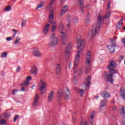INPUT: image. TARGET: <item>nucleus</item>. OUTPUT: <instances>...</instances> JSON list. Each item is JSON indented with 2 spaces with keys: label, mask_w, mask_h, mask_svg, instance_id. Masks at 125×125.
Returning <instances> with one entry per match:
<instances>
[{
  "label": "nucleus",
  "mask_w": 125,
  "mask_h": 125,
  "mask_svg": "<svg viewBox=\"0 0 125 125\" xmlns=\"http://www.w3.org/2000/svg\"><path fill=\"white\" fill-rule=\"evenodd\" d=\"M20 71V66H18L17 69V72H19Z\"/></svg>",
  "instance_id": "obj_58"
},
{
  "label": "nucleus",
  "mask_w": 125,
  "mask_h": 125,
  "mask_svg": "<svg viewBox=\"0 0 125 125\" xmlns=\"http://www.w3.org/2000/svg\"><path fill=\"white\" fill-rule=\"evenodd\" d=\"M56 74H58V73H60L61 72V66H60V64H57L56 66Z\"/></svg>",
  "instance_id": "obj_24"
},
{
  "label": "nucleus",
  "mask_w": 125,
  "mask_h": 125,
  "mask_svg": "<svg viewBox=\"0 0 125 125\" xmlns=\"http://www.w3.org/2000/svg\"><path fill=\"white\" fill-rule=\"evenodd\" d=\"M116 67H117V63H116L115 61H112L109 62V65L107 67L109 71L107 72L104 71L103 73L104 80H105L106 82H109L111 84L114 83L113 77H114L115 74H117V71L114 69Z\"/></svg>",
  "instance_id": "obj_1"
},
{
  "label": "nucleus",
  "mask_w": 125,
  "mask_h": 125,
  "mask_svg": "<svg viewBox=\"0 0 125 125\" xmlns=\"http://www.w3.org/2000/svg\"><path fill=\"white\" fill-rule=\"evenodd\" d=\"M79 93H80V96H81V97H83V94H84V92H83V89H80L79 91Z\"/></svg>",
  "instance_id": "obj_31"
},
{
  "label": "nucleus",
  "mask_w": 125,
  "mask_h": 125,
  "mask_svg": "<svg viewBox=\"0 0 125 125\" xmlns=\"http://www.w3.org/2000/svg\"><path fill=\"white\" fill-rule=\"evenodd\" d=\"M53 98H54V91H52L49 94V95L48 97V102H51Z\"/></svg>",
  "instance_id": "obj_15"
},
{
  "label": "nucleus",
  "mask_w": 125,
  "mask_h": 125,
  "mask_svg": "<svg viewBox=\"0 0 125 125\" xmlns=\"http://www.w3.org/2000/svg\"><path fill=\"white\" fill-rule=\"evenodd\" d=\"M121 42L124 44H125V38H124V39H122Z\"/></svg>",
  "instance_id": "obj_53"
},
{
  "label": "nucleus",
  "mask_w": 125,
  "mask_h": 125,
  "mask_svg": "<svg viewBox=\"0 0 125 125\" xmlns=\"http://www.w3.org/2000/svg\"><path fill=\"white\" fill-rule=\"evenodd\" d=\"M83 74V69L82 68H80L78 70V75L79 76H81Z\"/></svg>",
  "instance_id": "obj_38"
},
{
  "label": "nucleus",
  "mask_w": 125,
  "mask_h": 125,
  "mask_svg": "<svg viewBox=\"0 0 125 125\" xmlns=\"http://www.w3.org/2000/svg\"><path fill=\"white\" fill-rule=\"evenodd\" d=\"M122 125H125V117H124L123 119Z\"/></svg>",
  "instance_id": "obj_51"
},
{
  "label": "nucleus",
  "mask_w": 125,
  "mask_h": 125,
  "mask_svg": "<svg viewBox=\"0 0 125 125\" xmlns=\"http://www.w3.org/2000/svg\"><path fill=\"white\" fill-rule=\"evenodd\" d=\"M95 98H99V96H96Z\"/></svg>",
  "instance_id": "obj_63"
},
{
  "label": "nucleus",
  "mask_w": 125,
  "mask_h": 125,
  "mask_svg": "<svg viewBox=\"0 0 125 125\" xmlns=\"http://www.w3.org/2000/svg\"><path fill=\"white\" fill-rule=\"evenodd\" d=\"M100 94L102 97H104L105 98H108V97H110V96H111L110 93L108 92H101Z\"/></svg>",
  "instance_id": "obj_20"
},
{
  "label": "nucleus",
  "mask_w": 125,
  "mask_h": 125,
  "mask_svg": "<svg viewBox=\"0 0 125 125\" xmlns=\"http://www.w3.org/2000/svg\"><path fill=\"white\" fill-rule=\"evenodd\" d=\"M45 88H46V83L44 82L42 79H41L40 81V85H39V90L42 92V95L44 94V92L42 91H44V89H45Z\"/></svg>",
  "instance_id": "obj_10"
},
{
  "label": "nucleus",
  "mask_w": 125,
  "mask_h": 125,
  "mask_svg": "<svg viewBox=\"0 0 125 125\" xmlns=\"http://www.w3.org/2000/svg\"><path fill=\"white\" fill-rule=\"evenodd\" d=\"M66 26L67 28H70V26H71V21H67Z\"/></svg>",
  "instance_id": "obj_41"
},
{
  "label": "nucleus",
  "mask_w": 125,
  "mask_h": 125,
  "mask_svg": "<svg viewBox=\"0 0 125 125\" xmlns=\"http://www.w3.org/2000/svg\"><path fill=\"white\" fill-rule=\"evenodd\" d=\"M3 116L5 119H8L10 117V114L8 112H5L3 114Z\"/></svg>",
  "instance_id": "obj_27"
},
{
  "label": "nucleus",
  "mask_w": 125,
  "mask_h": 125,
  "mask_svg": "<svg viewBox=\"0 0 125 125\" xmlns=\"http://www.w3.org/2000/svg\"><path fill=\"white\" fill-rule=\"evenodd\" d=\"M90 63H91V61H90V58H86L84 69L85 73H86V74H88V73H89V71H90Z\"/></svg>",
  "instance_id": "obj_9"
},
{
  "label": "nucleus",
  "mask_w": 125,
  "mask_h": 125,
  "mask_svg": "<svg viewBox=\"0 0 125 125\" xmlns=\"http://www.w3.org/2000/svg\"><path fill=\"white\" fill-rule=\"evenodd\" d=\"M16 91H18V90L17 89H13L12 90V95H14V94H15V92H16Z\"/></svg>",
  "instance_id": "obj_42"
},
{
  "label": "nucleus",
  "mask_w": 125,
  "mask_h": 125,
  "mask_svg": "<svg viewBox=\"0 0 125 125\" xmlns=\"http://www.w3.org/2000/svg\"><path fill=\"white\" fill-rule=\"evenodd\" d=\"M77 47L78 49V54L75 56L74 60V64L73 67L74 74L77 73V69L79 63H80V56L83 52V46L84 45V39L82 40L81 38H77Z\"/></svg>",
  "instance_id": "obj_2"
},
{
  "label": "nucleus",
  "mask_w": 125,
  "mask_h": 125,
  "mask_svg": "<svg viewBox=\"0 0 125 125\" xmlns=\"http://www.w3.org/2000/svg\"><path fill=\"white\" fill-rule=\"evenodd\" d=\"M121 114L122 115V116H124L125 114V106L122 107L121 112Z\"/></svg>",
  "instance_id": "obj_30"
},
{
  "label": "nucleus",
  "mask_w": 125,
  "mask_h": 125,
  "mask_svg": "<svg viewBox=\"0 0 125 125\" xmlns=\"http://www.w3.org/2000/svg\"><path fill=\"white\" fill-rule=\"evenodd\" d=\"M72 66V62H70L69 64V68L70 69V66Z\"/></svg>",
  "instance_id": "obj_60"
},
{
  "label": "nucleus",
  "mask_w": 125,
  "mask_h": 125,
  "mask_svg": "<svg viewBox=\"0 0 125 125\" xmlns=\"http://www.w3.org/2000/svg\"><path fill=\"white\" fill-rule=\"evenodd\" d=\"M90 119H94V115L93 114L91 115V116L90 117Z\"/></svg>",
  "instance_id": "obj_55"
},
{
  "label": "nucleus",
  "mask_w": 125,
  "mask_h": 125,
  "mask_svg": "<svg viewBox=\"0 0 125 125\" xmlns=\"http://www.w3.org/2000/svg\"><path fill=\"white\" fill-rule=\"evenodd\" d=\"M103 107H101V105H100V107H99V109L101 111V112H102V111H103V108H102Z\"/></svg>",
  "instance_id": "obj_57"
},
{
  "label": "nucleus",
  "mask_w": 125,
  "mask_h": 125,
  "mask_svg": "<svg viewBox=\"0 0 125 125\" xmlns=\"http://www.w3.org/2000/svg\"><path fill=\"white\" fill-rule=\"evenodd\" d=\"M56 0H51L50 3H49V6L51 7V5L54 3V1H55Z\"/></svg>",
  "instance_id": "obj_43"
},
{
  "label": "nucleus",
  "mask_w": 125,
  "mask_h": 125,
  "mask_svg": "<svg viewBox=\"0 0 125 125\" xmlns=\"http://www.w3.org/2000/svg\"><path fill=\"white\" fill-rule=\"evenodd\" d=\"M49 18L50 20L49 21H52L53 22V20H54V13L53 12V10H51L50 11V14Z\"/></svg>",
  "instance_id": "obj_21"
},
{
  "label": "nucleus",
  "mask_w": 125,
  "mask_h": 125,
  "mask_svg": "<svg viewBox=\"0 0 125 125\" xmlns=\"http://www.w3.org/2000/svg\"><path fill=\"white\" fill-rule=\"evenodd\" d=\"M33 54L35 57H42V54L40 52V50L38 48H34L33 50Z\"/></svg>",
  "instance_id": "obj_11"
},
{
  "label": "nucleus",
  "mask_w": 125,
  "mask_h": 125,
  "mask_svg": "<svg viewBox=\"0 0 125 125\" xmlns=\"http://www.w3.org/2000/svg\"><path fill=\"white\" fill-rule=\"evenodd\" d=\"M123 30L125 31V27L123 28Z\"/></svg>",
  "instance_id": "obj_64"
},
{
  "label": "nucleus",
  "mask_w": 125,
  "mask_h": 125,
  "mask_svg": "<svg viewBox=\"0 0 125 125\" xmlns=\"http://www.w3.org/2000/svg\"><path fill=\"white\" fill-rule=\"evenodd\" d=\"M79 1L80 8H81V11L80 12L83 14V12H84V11L83 10V7H84V5L83 4V0H79Z\"/></svg>",
  "instance_id": "obj_16"
},
{
  "label": "nucleus",
  "mask_w": 125,
  "mask_h": 125,
  "mask_svg": "<svg viewBox=\"0 0 125 125\" xmlns=\"http://www.w3.org/2000/svg\"><path fill=\"white\" fill-rule=\"evenodd\" d=\"M12 40V38L11 37H7L6 39V41H7V42H9L10 41H11Z\"/></svg>",
  "instance_id": "obj_47"
},
{
  "label": "nucleus",
  "mask_w": 125,
  "mask_h": 125,
  "mask_svg": "<svg viewBox=\"0 0 125 125\" xmlns=\"http://www.w3.org/2000/svg\"><path fill=\"white\" fill-rule=\"evenodd\" d=\"M93 120L94 119H93L89 118V121L90 124H93Z\"/></svg>",
  "instance_id": "obj_50"
},
{
  "label": "nucleus",
  "mask_w": 125,
  "mask_h": 125,
  "mask_svg": "<svg viewBox=\"0 0 125 125\" xmlns=\"http://www.w3.org/2000/svg\"><path fill=\"white\" fill-rule=\"evenodd\" d=\"M123 21H124V19L122 18L121 20L117 22V25H116V29L117 30H120V29L123 27Z\"/></svg>",
  "instance_id": "obj_17"
},
{
  "label": "nucleus",
  "mask_w": 125,
  "mask_h": 125,
  "mask_svg": "<svg viewBox=\"0 0 125 125\" xmlns=\"http://www.w3.org/2000/svg\"><path fill=\"white\" fill-rule=\"evenodd\" d=\"M106 105H107V100L104 99V100L101 101V108H103V107H105Z\"/></svg>",
  "instance_id": "obj_25"
},
{
  "label": "nucleus",
  "mask_w": 125,
  "mask_h": 125,
  "mask_svg": "<svg viewBox=\"0 0 125 125\" xmlns=\"http://www.w3.org/2000/svg\"><path fill=\"white\" fill-rule=\"evenodd\" d=\"M78 21H79V19H78L77 17H75L74 19V23L75 24H77V23H78Z\"/></svg>",
  "instance_id": "obj_39"
},
{
  "label": "nucleus",
  "mask_w": 125,
  "mask_h": 125,
  "mask_svg": "<svg viewBox=\"0 0 125 125\" xmlns=\"http://www.w3.org/2000/svg\"><path fill=\"white\" fill-rule=\"evenodd\" d=\"M26 80H27L26 82H29V81H32V77L30 76H27L26 77Z\"/></svg>",
  "instance_id": "obj_40"
},
{
  "label": "nucleus",
  "mask_w": 125,
  "mask_h": 125,
  "mask_svg": "<svg viewBox=\"0 0 125 125\" xmlns=\"http://www.w3.org/2000/svg\"><path fill=\"white\" fill-rule=\"evenodd\" d=\"M119 60H120V62H122V61H123V60H124V56H120L119 58Z\"/></svg>",
  "instance_id": "obj_48"
},
{
  "label": "nucleus",
  "mask_w": 125,
  "mask_h": 125,
  "mask_svg": "<svg viewBox=\"0 0 125 125\" xmlns=\"http://www.w3.org/2000/svg\"><path fill=\"white\" fill-rule=\"evenodd\" d=\"M86 56H88L89 58H91V55H90V52L89 51H87L86 54Z\"/></svg>",
  "instance_id": "obj_45"
},
{
  "label": "nucleus",
  "mask_w": 125,
  "mask_h": 125,
  "mask_svg": "<svg viewBox=\"0 0 125 125\" xmlns=\"http://www.w3.org/2000/svg\"><path fill=\"white\" fill-rule=\"evenodd\" d=\"M111 43L112 44L110 45H107V47L108 48V51L110 53H114L116 49V41H114V39H110Z\"/></svg>",
  "instance_id": "obj_7"
},
{
  "label": "nucleus",
  "mask_w": 125,
  "mask_h": 125,
  "mask_svg": "<svg viewBox=\"0 0 125 125\" xmlns=\"http://www.w3.org/2000/svg\"><path fill=\"white\" fill-rule=\"evenodd\" d=\"M71 49V43H69L67 46V49L65 50V55L69 57L70 56V50Z\"/></svg>",
  "instance_id": "obj_19"
},
{
  "label": "nucleus",
  "mask_w": 125,
  "mask_h": 125,
  "mask_svg": "<svg viewBox=\"0 0 125 125\" xmlns=\"http://www.w3.org/2000/svg\"><path fill=\"white\" fill-rule=\"evenodd\" d=\"M110 15H111V13L108 12L107 13L105 16H104L103 17H101V16L99 15L98 17V21H97V24L96 26L93 27L92 31L91 32V37L92 38H94L96 35L99 32V30L101 28V24L102 23V21L105 19H107L110 18Z\"/></svg>",
  "instance_id": "obj_3"
},
{
  "label": "nucleus",
  "mask_w": 125,
  "mask_h": 125,
  "mask_svg": "<svg viewBox=\"0 0 125 125\" xmlns=\"http://www.w3.org/2000/svg\"><path fill=\"white\" fill-rule=\"evenodd\" d=\"M73 83L74 84H78V79H77V76H75L73 80Z\"/></svg>",
  "instance_id": "obj_29"
},
{
  "label": "nucleus",
  "mask_w": 125,
  "mask_h": 125,
  "mask_svg": "<svg viewBox=\"0 0 125 125\" xmlns=\"http://www.w3.org/2000/svg\"><path fill=\"white\" fill-rule=\"evenodd\" d=\"M30 84V81H25V83L21 84L20 86H21V91H26V86H28Z\"/></svg>",
  "instance_id": "obj_12"
},
{
  "label": "nucleus",
  "mask_w": 125,
  "mask_h": 125,
  "mask_svg": "<svg viewBox=\"0 0 125 125\" xmlns=\"http://www.w3.org/2000/svg\"><path fill=\"white\" fill-rule=\"evenodd\" d=\"M49 30V24H46L44 26V29L43 30V33L44 34L46 35L48 33V30Z\"/></svg>",
  "instance_id": "obj_22"
},
{
  "label": "nucleus",
  "mask_w": 125,
  "mask_h": 125,
  "mask_svg": "<svg viewBox=\"0 0 125 125\" xmlns=\"http://www.w3.org/2000/svg\"><path fill=\"white\" fill-rule=\"evenodd\" d=\"M48 22L50 24H52V33H54L55 31H56V27L57 26V24H56V22H52L51 21H48Z\"/></svg>",
  "instance_id": "obj_13"
},
{
  "label": "nucleus",
  "mask_w": 125,
  "mask_h": 125,
  "mask_svg": "<svg viewBox=\"0 0 125 125\" xmlns=\"http://www.w3.org/2000/svg\"><path fill=\"white\" fill-rule=\"evenodd\" d=\"M20 118L19 115H16L15 117L14 118V122L15 123L16 122L17 120H18V119Z\"/></svg>",
  "instance_id": "obj_37"
},
{
  "label": "nucleus",
  "mask_w": 125,
  "mask_h": 125,
  "mask_svg": "<svg viewBox=\"0 0 125 125\" xmlns=\"http://www.w3.org/2000/svg\"><path fill=\"white\" fill-rule=\"evenodd\" d=\"M90 21V14L88 13L86 15V19L85 20V22L86 24H88Z\"/></svg>",
  "instance_id": "obj_23"
},
{
  "label": "nucleus",
  "mask_w": 125,
  "mask_h": 125,
  "mask_svg": "<svg viewBox=\"0 0 125 125\" xmlns=\"http://www.w3.org/2000/svg\"><path fill=\"white\" fill-rule=\"evenodd\" d=\"M113 104H115V100L114 99L113 100Z\"/></svg>",
  "instance_id": "obj_62"
},
{
  "label": "nucleus",
  "mask_w": 125,
  "mask_h": 125,
  "mask_svg": "<svg viewBox=\"0 0 125 125\" xmlns=\"http://www.w3.org/2000/svg\"><path fill=\"white\" fill-rule=\"evenodd\" d=\"M21 40V38L20 37H17L16 39V41L15 42V44H17V43H18V42Z\"/></svg>",
  "instance_id": "obj_35"
},
{
  "label": "nucleus",
  "mask_w": 125,
  "mask_h": 125,
  "mask_svg": "<svg viewBox=\"0 0 125 125\" xmlns=\"http://www.w3.org/2000/svg\"><path fill=\"white\" fill-rule=\"evenodd\" d=\"M7 55V52H4L1 54V57H2V58L6 57Z\"/></svg>",
  "instance_id": "obj_34"
},
{
  "label": "nucleus",
  "mask_w": 125,
  "mask_h": 125,
  "mask_svg": "<svg viewBox=\"0 0 125 125\" xmlns=\"http://www.w3.org/2000/svg\"><path fill=\"white\" fill-rule=\"evenodd\" d=\"M1 75L2 76H5V73L4 71H2Z\"/></svg>",
  "instance_id": "obj_59"
},
{
  "label": "nucleus",
  "mask_w": 125,
  "mask_h": 125,
  "mask_svg": "<svg viewBox=\"0 0 125 125\" xmlns=\"http://www.w3.org/2000/svg\"><path fill=\"white\" fill-rule=\"evenodd\" d=\"M30 74L32 75H37V74H38V69L37 68V66H34L31 68Z\"/></svg>",
  "instance_id": "obj_18"
},
{
  "label": "nucleus",
  "mask_w": 125,
  "mask_h": 125,
  "mask_svg": "<svg viewBox=\"0 0 125 125\" xmlns=\"http://www.w3.org/2000/svg\"><path fill=\"white\" fill-rule=\"evenodd\" d=\"M16 34H14V35H13V37H12V38H13V40H14V39H15V35H16Z\"/></svg>",
  "instance_id": "obj_61"
},
{
  "label": "nucleus",
  "mask_w": 125,
  "mask_h": 125,
  "mask_svg": "<svg viewBox=\"0 0 125 125\" xmlns=\"http://www.w3.org/2000/svg\"><path fill=\"white\" fill-rule=\"evenodd\" d=\"M66 11H67V9L64 10V9H62V11L60 13L61 16H63V15H64V14H65V13H66Z\"/></svg>",
  "instance_id": "obj_32"
},
{
  "label": "nucleus",
  "mask_w": 125,
  "mask_h": 125,
  "mask_svg": "<svg viewBox=\"0 0 125 125\" xmlns=\"http://www.w3.org/2000/svg\"><path fill=\"white\" fill-rule=\"evenodd\" d=\"M0 124L1 125H5V124H6V120L5 119L1 120L0 121Z\"/></svg>",
  "instance_id": "obj_33"
},
{
  "label": "nucleus",
  "mask_w": 125,
  "mask_h": 125,
  "mask_svg": "<svg viewBox=\"0 0 125 125\" xmlns=\"http://www.w3.org/2000/svg\"><path fill=\"white\" fill-rule=\"evenodd\" d=\"M70 90L68 88H66L63 90H60L58 92L57 96L58 98H61L62 96L65 100H68L70 98Z\"/></svg>",
  "instance_id": "obj_4"
},
{
  "label": "nucleus",
  "mask_w": 125,
  "mask_h": 125,
  "mask_svg": "<svg viewBox=\"0 0 125 125\" xmlns=\"http://www.w3.org/2000/svg\"><path fill=\"white\" fill-rule=\"evenodd\" d=\"M44 3V2L41 1L40 3H39V5H37L36 7V10H37V9H39V8H41V7H42V6H43Z\"/></svg>",
  "instance_id": "obj_26"
},
{
  "label": "nucleus",
  "mask_w": 125,
  "mask_h": 125,
  "mask_svg": "<svg viewBox=\"0 0 125 125\" xmlns=\"http://www.w3.org/2000/svg\"><path fill=\"white\" fill-rule=\"evenodd\" d=\"M90 82H91V76H88L84 80V83L83 86H85V90H88L90 86Z\"/></svg>",
  "instance_id": "obj_8"
},
{
  "label": "nucleus",
  "mask_w": 125,
  "mask_h": 125,
  "mask_svg": "<svg viewBox=\"0 0 125 125\" xmlns=\"http://www.w3.org/2000/svg\"><path fill=\"white\" fill-rule=\"evenodd\" d=\"M12 31L14 32L15 35H16V34H17V33L18 32V31L15 29H12Z\"/></svg>",
  "instance_id": "obj_52"
},
{
  "label": "nucleus",
  "mask_w": 125,
  "mask_h": 125,
  "mask_svg": "<svg viewBox=\"0 0 125 125\" xmlns=\"http://www.w3.org/2000/svg\"><path fill=\"white\" fill-rule=\"evenodd\" d=\"M26 22H27V20H22L21 24V27H25Z\"/></svg>",
  "instance_id": "obj_28"
},
{
  "label": "nucleus",
  "mask_w": 125,
  "mask_h": 125,
  "mask_svg": "<svg viewBox=\"0 0 125 125\" xmlns=\"http://www.w3.org/2000/svg\"><path fill=\"white\" fill-rule=\"evenodd\" d=\"M80 125H88V124H87V123L86 122H81L80 123Z\"/></svg>",
  "instance_id": "obj_44"
},
{
  "label": "nucleus",
  "mask_w": 125,
  "mask_h": 125,
  "mask_svg": "<svg viewBox=\"0 0 125 125\" xmlns=\"http://www.w3.org/2000/svg\"><path fill=\"white\" fill-rule=\"evenodd\" d=\"M110 2H108V3H107V9H109L110 8Z\"/></svg>",
  "instance_id": "obj_54"
},
{
  "label": "nucleus",
  "mask_w": 125,
  "mask_h": 125,
  "mask_svg": "<svg viewBox=\"0 0 125 125\" xmlns=\"http://www.w3.org/2000/svg\"><path fill=\"white\" fill-rule=\"evenodd\" d=\"M63 30H64V25H63V24L62 23H61L59 27V31L60 33L62 34V44L65 45L67 42V34H66V33L63 32Z\"/></svg>",
  "instance_id": "obj_5"
},
{
  "label": "nucleus",
  "mask_w": 125,
  "mask_h": 125,
  "mask_svg": "<svg viewBox=\"0 0 125 125\" xmlns=\"http://www.w3.org/2000/svg\"><path fill=\"white\" fill-rule=\"evenodd\" d=\"M48 45L49 47H54L58 43V39L55 37V33L52 34L50 37Z\"/></svg>",
  "instance_id": "obj_6"
},
{
  "label": "nucleus",
  "mask_w": 125,
  "mask_h": 125,
  "mask_svg": "<svg viewBox=\"0 0 125 125\" xmlns=\"http://www.w3.org/2000/svg\"><path fill=\"white\" fill-rule=\"evenodd\" d=\"M67 21H71V15H67Z\"/></svg>",
  "instance_id": "obj_49"
},
{
  "label": "nucleus",
  "mask_w": 125,
  "mask_h": 125,
  "mask_svg": "<svg viewBox=\"0 0 125 125\" xmlns=\"http://www.w3.org/2000/svg\"><path fill=\"white\" fill-rule=\"evenodd\" d=\"M38 103H39V95H36L35 96L33 103V106L34 108H36L38 106Z\"/></svg>",
  "instance_id": "obj_14"
},
{
  "label": "nucleus",
  "mask_w": 125,
  "mask_h": 125,
  "mask_svg": "<svg viewBox=\"0 0 125 125\" xmlns=\"http://www.w3.org/2000/svg\"><path fill=\"white\" fill-rule=\"evenodd\" d=\"M113 111H116L117 110V106H114L112 109Z\"/></svg>",
  "instance_id": "obj_56"
},
{
  "label": "nucleus",
  "mask_w": 125,
  "mask_h": 125,
  "mask_svg": "<svg viewBox=\"0 0 125 125\" xmlns=\"http://www.w3.org/2000/svg\"><path fill=\"white\" fill-rule=\"evenodd\" d=\"M5 11H10L11 10V7L10 6H8L5 8Z\"/></svg>",
  "instance_id": "obj_36"
},
{
  "label": "nucleus",
  "mask_w": 125,
  "mask_h": 125,
  "mask_svg": "<svg viewBox=\"0 0 125 125\" xmlns=\"http://www.w3.org/2000/svg\"><path fill=\"white\" fill-rule=\"evenodd\" d=\"M62 9H64V10H66L67 9V11H68V5H65L62 8Z\"/></svg>",
  "instance_id": "obj_46"
}]
</instances>
